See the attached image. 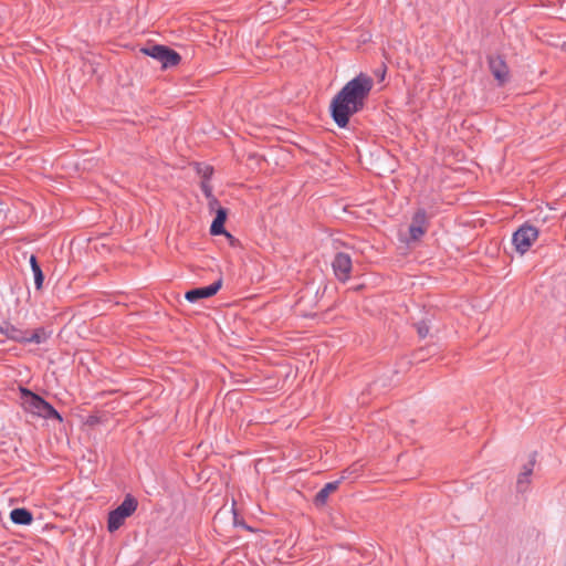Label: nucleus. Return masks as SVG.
<instances>
[{"label":"nucleus","mask_w":566,"mask_h":566,"mask_svg":"<svg viewBox=\"0 0 566 566\" xmlns=\"http://www.w3.org/2000/svg\"><path fill=\"white\" fill-rule=\"evenodd\" d=\"M216 220L226 221L227 219V210L224 208H219L217 210V216L214 218Z\"/></svg>","instance_id":"aec40b11"},{"label":"nucleus","mask_w":566,"mask_h":566,"mask_svg":"<svg viewBox=\"0 0 566 566\" xmlns=\"http://www.w3.org/2000/svg\"><path fill=\"white\" fill-rule=\"evenodd\" d=\"M373 85V78L360 73L335 95L331 103V114L338 127H346L350 116L364 108Z\"/></svg>","instance_id":"f257e3e1"},{"label":"nucleus","mask_w":566,"mask_h":566,"mask_svg":"<svg viewBox=\"0 0 566 566\" xmlns=\"http://www.w3.org/2000/svg\"><path fill=\"white\" fill-rule=\"evenodd\" d=\"M489 69L500 85L509 80V67L501 56H489Z\"/></svg>","instance_id":"1a4fd4ad"},{"label":"nucleus","mask_w":566,"mask_h":566,"mask_svg":"<svg viewBox=\"0 0 566 566\" xmlns=\"http://www.w3.org/2000/svg\"><path fill=\"white\" fill-rule=\"evenodd\" d=\"M200 187H201L203 195L209 200V206L211 208H213L216 205H218V200L212 193V187H211L210 182L207 180H202Z\"/></svg>","instance_id":"dca6fc26"},{"label":"nucleus","mask_w":566,"mask_h":566,"mask_svg":"<svg viewBox=\"0 0 566 566\" xmlns=\"http://www.w3.org/2000/svg\"><path fill=\"white\" fill-rule=\"evenodd\" d=\"M417 332L421 338H424L429 334V326L424 322L417 324Z\"/></svg>","instance_id":"6ab92c4d"},{"label":"nucleus","mask_w":566,"mask_h":566,"mask_svg":"<svg viewBox=\"0 0 566 566\" xmlns=\"http://www.w3.org/2000/svg\"><path fill=\"white\" fill-rule=\"evenodd\" d=\"M49 338V334L45 332L44 328L40 327L33 331L31 334L28 332L23 333V340H21L22 344H42Z\"/></svg>","instance_id":"4468645a"},{"label":"nucleus","mask_w":566,"mask_h":566,"mask_svg":"<svg viewBox=\"0 0 566 566\" xmlns=\"http://www.w3.org/2000/svg\"><path fill=\"white\" fill-rule=\"evenodd\" d=\"M348 474H349V469L347 470H344L342 472V476L339 480H336V481H333V482H328L326 483L315 495V499H314V503L317 505V506H323L326 504L329 495L335 492L340 482L345 479L348 478Z\"/></svg>","instance_id":"9d476101"},{"label":"nucleus","mask_w":566,"mask_h":566,"mask_svg":"<svg viewBox=\"0 0 566 566\" xmlns=\"http://www.w3.org/2000/svg\"><path fill=\"white\" fill-rule=\"evenodd\" d=\"M23 333L24 331L15 327L10 323H4L3 325H0V334L8 339L21 343V340H23Z\"/></svg>","instance_id":"f8f14e48"},{"label":"nucleus","mask_w":566,"mask_h":566,"mask_svg":"<svg viewBox=\"0 0 566 566\" xmlns=\"http://www.w3.org/2000/svg\"><path fill=\"white\" fill-rule=\"evenodd\" d=\"M535 464V458L533 457L527 464L523 467L522 472L517 476L516 481V491L518 493H524L527 491L531 484V475L533 473Z\"/></svg>","instance_id":"9b49d317"},{"label":"nucleus","mask_w":566,"mask_h":566,"mask_svg":"<svg viewBox=\"0 0 566 566\" xmlns=\"http://www.w3.org/2000/svg\"><path fill=\"white\" fill-rule=\"evenodd\" d=\"M143 52L146 55L151 56L153 59L160 62L164 69L175 66L179 64L181 60L180 55L176 51L164 45L155 44L149 48L143 49Z\"/></svg>","instance_id":"39448f33"},{"label":"nucleus","mask_w":566,"mask_h":566,"mask_svg":"<svg viewBox=\"0 0 566 566\" xmlns=\"http://www.w3.org/2000/svg\"><path fill=\"white\" fill-rule=\"evenodd\" d=\"M429 228L428 216L424 209H418L413 217L411 224L409 226V235L412 241L421 239Z\"/></svg>","instance_id":"0eeeda50"},{"label":"nucleus","mask_w":566,"mask_h":566,"mask_svg":"<svg viewBox=\"0 0 566 566\" xmlns=\"http://www.w3.org/2000/svg\"><path fill=\"white\" fill-rule=\"evenodd\" d=\"M198 174L201 175L202 177V180H207L209 181L212 174H213V168L211 166H199L198 167Z\"/></svg>","instance_id":"a211bd4d"},{"label":"nucleus","mask_w":566,"mask_h":566,"mask_svg":"<svg viewBox=\"0 0 566 566\" xmlns=\"http://www.w3.org/2000/svg\"><path fill=\"white\" fill-rule=\"evenodd\" d=\"M30 265H31V270L34 275L35 287H36V290H40L43 285L44 275H43L40 264L38 263V259L35 255H31Z\"/></svg>","instance_id":"2eb2a0df"},{"label":"nucleus","mask_w":566,"mask_h":566,"mask_svg":"<svg viewBox=\"0 0 566 566\" xmlns=\"http://www.w3.org/2000/svg\"><path fill=\"white\" fill-rule=\"evenodd\" d=\"M210 232L213 235H220V234H227L228 237H231L226 230H224V222L220 220H213L210 227Z\"/></svg>","instance_id":"f3484780"},{"label":"nucleus","mask_w":566,"mask_h":566,"mask_svg":"<svg viewBox=\"0 0 566 566\" xmlns=\"http://www.w3.org/2000/svg\"><path fill=\"white\" fill-rule=\"evenodd\" d=\"M538 229L528 223L522 224L512 235V243L521 255L525 254L538 238Z\"/></svg>","instance_id":"20e7f679"},{"label":"nucleus","mask_w":566,"mask_h":566,"mask_svg":"<svg viewBox=\"0 0 566 566\" xmlns=\"http://www.w3.org/2000/svg\"><path fill=\"white\" fill-rule=\"evenodd\" d=\"M19 391L21 406L24 411L43 419H56L59 422L63 421L59 411L42 397L24 387H20Z\"/></svg>","instance_id":"f03ea898"},{"label":"nucleus","mask_w":566,"mask_h":566,"mask_svg":"<svg viewBox=\"0 0 566 566\" xmlns=\"http://www.w3.org/2000/svg\"><path fill=\"white\" fill-rule=\"evenodd\" d=\"M332 268L338 281L345 283L349 280L352 273V259L348 254L338 252L332 262Z\"/></svg>","instance_id":"423d86ee"},{"label":"nucleus","mask_w":566,"mask_h":566,"mask_svg":"<svg viewBox=\"0 0 566 566\" xmlns=\"http://www.w3.org/2000/svg\"><path fill=\"white\" fill-rule=\"evenodd\" d=\"M10 518L18 525H30L33 521L32 513L27 509H14L10 513Z\"/></svg>","instance_id":"ddd939ff"},{"label":"nucleus","mask_w":566,"mask_h":566,"mask_svg":"<svg viewBox=\"0 0 566 566\" xmlns=\"http://www.w3.org/2000/svg\"><path fill=\"white\" fill-rule=\"evenodd\" d=\"M137 506V500L133 495L127 494L124 501L108 513L107 530L111 533L117 531L124 524L125 520L135 513Z\"/></svg>","instance_id":"7ed1b4c3"},{"label":"nucleus","mask_w":566,"mask_h":566,"mask_svg":"<svg viewBox=\"0 0 566 566\" xmlns=\"http://www.w3.org/2000/svg\"><path fill=\"white\" fill-rule=\"evenodd\" d=\"M222 280H218L208 286L196 287L186 293V300L190 303H196L201 298H208L218 293L221 289Z\"/></svg>","instance_id":"6e6552de"}]
</instances>
